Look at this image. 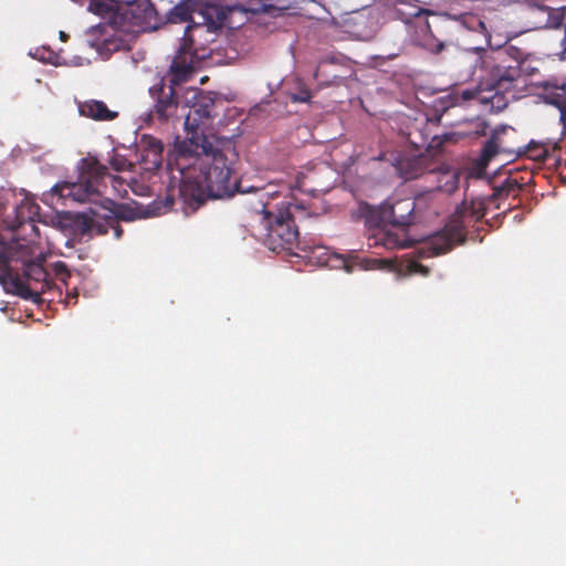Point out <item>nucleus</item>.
<instances>
[{
    "instance_id": "obj_13",
    "label": "nucleus",
    "mask_w": 566,
    "mask_h": 566,
    "mask_svg": "<svg viewBox=\"0 0 566 566\" xmlns=\"http://www.w3.org/2000/svg\"><path fill=\"white\" fill-rule=\"evenodd\" d=\"M378 223L379 222L371 226L367 224L369 228H373V233L368 237L370 247L381 245L389 250L403 249L408 247L406 239L396 232L379 227Z\"/></svg>"
},
{
    "instance_id": "obj_16",
    "label": "nucleus",
    "mask_w": 566,
    "mask_h": 566,
    "mask_svg": "<svg viewBox=\"0 0 566 566\" xmlns=\"http://www.w3.org/2000/svg\"><path fill=\"white\" fill-rule=\"evenodd\" d=\"M24 275L28 280L41 284L39 294L51 291L53 289L61 290V287L57 286L56 283L51 279L50 273L41 263H28L24 269Z\"/></svg>"
},
{
    "instance_id": "obj_3",
    "label": "nucleus",
    "mask_w": 566,
    "mask_h": 566,
    "mask_svg": "<svg viewBox=\"0 0 566 566\" xmlns=\"http://www.w3.org/2000/svg\"><path fill=\"white\" fill-rule=\"evenodd\" d=\"M78 171L77 181L65 185L61 189V196L71 197L77 202H99L102 195L107 190L106 179H109L115 193L119 197L127 196L125 180L119 176L109 175L107 167L102 165L96 157L82 158Z\"/></svg>"
},
{
    "instance_id": "obj_25",
    "label": "nucleus",
    "mask_w": 566,
    "mask_h": 566,
    "mask_svg": "<svg viewBox=\"0 0 566 566\" xmlns=\"http://www.w3.org/2000/svg\"><path fill=\"white\" fill-rule=\"evenodd\" d=\"M500 153V136L497 132H494L491 137L485 142L481 158L483 161H490L495 155Z\"/></svg>"
},
{
    "instance_id": "obj_9",
    "label": "nucleus",
    "mask_w": 566,
    "mask_h": 566,
    "mask_svg": "<svg viewBox=\"0 0 566 566\" xmlns=\"http://www.w3.org/2000/svg\"><path fill=\"white\" fill-rule=\"evenodd\" d=\"M175 85L171 82L167 85L164 80H160L149 88V94L154 101L149 116L156 117L160 122H167L176 115L179 102Z\"/></svg>"
},
{
    "instance_id": "obj_22",
    "label": "nucleus",
    "mask_w": 566,
    "mask_h": 566,
    "mask_svg": "<svg viewBox=\"0 0 566 566\" xmlns=\"http://www.w3.org/2000/svg\"><path fill=\"white\" fill-rule=\"evenodd\" d=\"M289 87V96L292 102L307 103L312 98L311 90L298 77H295Z\"/></svg>"
},
{
    "instance_id": "obj_23",
    "label": "nucleus",
    "mask_w": 566,
    "mask_h": 566,
    "mask_svg": "<svg viewBox=\"0 0 566 566\" xmlns=\"http://www.w3.org/2000/svg\"><path fill=\"white\" fill-rule=\"evenodd\" d=\"M459 188V176L455 172H443L438 177V185L434 190L444 192L448 195L453 193Z\"/></svg>"
},
{
    "instance_id": "obj_14",
    "label": "nucleus",
    "mask_w": 566,
    "mask_h": 566,
    "mask_svg": "<svg viewBox=\"0 0 566 566\" xmlns=\"http://www.w3.org/2000/svg\"><path fill=\"white\" fill-rule=\"evenodd\" d=\"M78 113L81 116L97 122H111L118 117L117 112L111 111L104 102L97 99L78 103Z\"/></svg>"
},
{
    "instance_id": "obj_11",
    "label": "nucleus",
    "mask_w": 566,
    "mask_h": 566,
    "mask_svg": "<svg viewBox=\"0 0 566 566\" xmlns=\"http://www.w3.org/2000/svg\"><path fill=\"white\" fill-rule=\"evenodd\" d=\"M125 17L129 19L132 25L139 31L157 30L160 24V18L150 1L138 2L128 8Z\"/></svg>"
},
{
    "instance_id": "obj_7",
    "label": "nucleus",
    "mask_w": 566,
    "mask_h": 566,
    "mask_svg": "<svg viewBox=\"0 0 566 566\" xmlns=\"http://www.w3.org/2000/svg\"><path fill=\"white\" fill-rule=\"evenodd\" d=\"M210 28L203 24L188 25L185 30L182 43L174 57L170 67V82L172 84H180L189 80L195 71L197 62V54L195 49L196 38L205 32H209Z\"/></svg>"
},
{
    "instance_id": "obj_33",
    "label": "nucleus",
    "mask_w": 566,
    "mask_h": 566,
    "mask_svg": "<svg viewBox=\"0 0 566 566\" xmlns=\"http://www.w3.org/2000/svg\"><path fill=\"white\" fill-rule=\"evenodd\" d=\"M427 48H428V50L431 53L439 54V53H441L444 50L446 44L443 42H434V41H432L431 43L427 44Z\"/></svg>"
},
{
    "instance_id": "obj_34",
    "label": "nucleus",
    "mask_w": 566,
    "mask_h": 566,
    "mask_svg": "<svg viewBox=\"0 0 566 566\" xmlns=\"http://www.w3.org/2000/svg\"><path fill=\"white\" fill-rule=\"evenodd\" d=\"M564 18L559 12H555L548 19L549 27L559 28L562 25Z\"/></svg>"
},
{
    "instance_id": "obj_30",
    "label": "nucleus",
    "mask_w": 566,
    "mask_h": 566,
    "mask_svg": "<svg viewBox=\"0 0 566 566\" xmlns=\"http://www.w3.org/2000/svg\"><path fill=\"white\" fill-rule=\"evenodd\" d=\"M174 195H167L163 202L154 201L153 214H161L167 212L174 205Z\"/></svg>"
},
{
    "instance_id": "obj_29",
    "label": "nucleus",
    "mask_w": 566,
    "mask_h": 566,
    "mask_svg": "<svg viewBox=\"0 0 566 566\" xmlns=\"http://www.w3.org/2000/svg\"><path fill=\"white\" fill-rule=\"evenodd\" d=\"M53 273L55 277L66 286V280L71 276L70 271L67 270V266L64 262H56L52 266Z\"/></svg>"
},
{
    "instance_id": "obj_4",
    "label": "nucleus",
    "mask_w": 566,
    "mask_h": 566,
    "mask_svg": "<svg viewBox=\"0 0 566 566\" xmlns=\"http://www.w3.org/2000/svg\"><path fill=\"white\" fill-rule=\"evenodd\" d=\"M470 52L476 54L474 64L486 69V76L482 83L497 87L506 94L516 90L522 78L521 66L526 59L523 50L509 45L493 54H489L484 48H473Z\"/></svg>"
},
{
    "instance_id": "obj_5",
    "label": "nucleus",
    "mask_w": 566,
    "mask_h": 566,
    "mask_svg": "<svg viewBox=\"0 0 566 566\" xmlns=\"http://www.w3.org/2000/svg\"><path fill=\"white\" fill-rule=\"evenodd\" d=\"M486 202L474 198L469 203L463 201L455 210L452 220L439 232L431 235L421 248V255L437 256L452 250L455 244L463 243L468 222H476L485 214Z\"/></svg>"
},
{
    "instance_id": "obj_39",
    "label": "nucleus",
    "mask_w": 566,
    "mask_h": 566,
    "mask_svg": "<svg viewBox=\"0 0 566 566\" xmlns=\"http://www.w3.org/2000/svg\"><path fill=\"white\" fill-rule=\"evenodd\" d=\"M4 211H6V208L4 207H0V214H4Z\"/></svg>"
},
{
    "instance_id": "obj_32",
    "label": "nucleus",
    "mask_w": 566,
    "mask_h": 566,
    "mask_svg": "<svg viewBox=\"0 0 566 566\" xmlns=\"http://www.w3.org/2000/svg\"><path fill=\"white\" fill-rule=\"evenodd\" d=\"M10 259L8 256V253L3 250L0 251V273H3L4 271H10L9 266Z\"/></svg>"
},
{
    "instance_id": "obj_35",
    "label": "nucleus",
    "mask_w": 566,
    "mask_h": 566,
    "mask_svg": "<svg viewBox=\"0 0 566 566\" xmlns=\"http://www.w3.org/2000/svg\"><path fill=\"white\" fill-rule=\"evenodd\" d=\"M176 14L180 17L181 20L186 21L189 17V12L184 7H176L175 8Z\"/></svg>"
},
{
    "instance_id": "obj_28",
    "label": "nucleus",
    "mask_w": 566,
    "mask_h": 566,
    "mask_svg": "<svg viewBox=\"0 0 566 566\" xmlns=\"http://www.w3.org/2000/svg\"><path fill=\"white\" fill-rule=\"evenodd\" d=\"M109 166L116 171H124L128 167H130V163L125 158V156L113 153L108 159Z\"/></svg>"
},
{
    "instance_id": "obj_19",
    "label": "nucleus",
    "mask_w": 566,
    "mask_h": 566,
    "mask_svg": "<svg viewBox=\"0 0 566 566\" xmlns=\"http://www.w3.org/2000/svg\"><path fill=\"white\" fill-rule=\"evenodd\" d=\"M164 145L156 138H149L145 154L142 155L143 161L149 163L146 169H157L161 166Z\"/></svg>"
},
{
    "instance_id": "obj_41",
    "label": "nucleus",
    "mask_w": 566,
    "mask_h": 566,
    "mask_svg": "<svg viewBox=\"0 0 566 566\" xmlns=\"http://www.w3.org/2000/svg\"><path fill=\"white\" fill-rule=\"evenodd\" d=\"M336 78H338V76H337V75H334V76H333V81H332V83H333V82H335V80H336Z\"/></svg>"
},
{
    "instance_id": "obj_2",
    "label": "nucleus",
    "mask_w": 566,
    "mask_h": 566,
    "mask_svg": "<svg viewBox=\"0 0 566 566\" xmlns=\"http://www.w3.org/2000/svg\"><path fill=\"white\" fill-rule=\"evenodd\" d=\"M254 192L258 199L255 203H252V209L265 231L264 244L273 252L292 251L300 248V234L294 212L301 210V207L291 200H283L273 211L269 203V199L273 198V192L265 189H255Z\"/></svg>"
},
{
    "instance_id": "obj_36",
    "label": "nucleus",
    "mask_w": 566,
    "mask_h": 566,
    "mask_svg": "<svg viewBox=\"0 0 566 566\" xmlns=\"http://www.w3.org/2000/svg\"><path fill=\"white\" fill-rule=\"evenodd\" d=\"M538 153L535 155L536 158L545 159L547 157V150L543 147L538 148Z\"/></svg>"
},
{
    "instance_id": "obj_17",
    "label": "nucleus",
    "mask_w": 566,
    "mask_h": 566,
    "mask_svg": "<svg viewBox=\"0 0 566 566\" xmlns=\"http://www.w3.org/2000/svg\"><path fill=\"white\" fill-rule=\"evenodd\" d=\"M545 99L548 104L559 109V119L566 129V83L547 87L545 90Z\"/></svg>"
},
{
    "instance_id": "obj_6",
    "label": "nucleus",
    "mask_w": 566,
    "mask_h": 566,
    "mask_svg": "<svg viewBox=\"0 0 566 566\" xmlns=\"http://www.w3.org/2000/svg\"><path fill=\"white\" fill-rule=\"evenodd\" d=\"M431 197L432 191H427L419 193L416 198H403L392 203H384L379 211L367 203H363L359 206V213L365 219L366 224L385 222L394 227L407 228L419 220L420 207Z\"/></svg>"
},
{
    "instance_id": "obj_1",
    "label": "nucleus",
    "mask_w": 566,
    "mask_h": 566,
    "mask_svg": "<svg viewBox=\"0 0 566 566\" xmlns=\"http://www.w3.org/2000/svg\"><path fill=\"white\" fill-rule=\"evenodd\" d=\"M214 102L202 97L185 118L187 138L179 144L172 179L179 180L178 196L185 213L196 211L208 198H230L241 190L234 172L235 143L230 137L206 135L211 125Z\"/></svg>"
},
{
    "instance_id": "obj_42",
    "label": "nucleus",
    "mask_w": 566,
    "mask_h": 566,
    "mask_svg": "<svg viewBox=\"0 0 566 566\" xmlns=\"http://www.w3.org/2000/svg\"><path fill=\"white\" fill-rule=\"evenodd\" d=\"M565 40H566V28H565V39H564V41H565Z\"/></svg>"
},
{
    "instance_id": "obj_40",
    "label": "nucleus",
    "mask_w": 566,
    "mask_h": 566,
    "mask_svg": "<svg viewBox=\"0 0 566 566\" xmlns=\"http://www.w3.org/2000/svg\"><path fill=\"white\" fill-rule=\"evenodd\" d=\"M66 38V34L64 32H61V39Z\"/></svg>"
},
{
    "instance_id": "obj_27",
    "label": "nucleus",
    "mask_w": 566,
    "mask_h": 566,
    "mask_svg": "<svg viewBox=\"0 0 566 566\" xmlns=\"http://www.w3.org/2000/svg\"><path fill=\"white\" fill-rule=\"evenodd\" d=\"M112 4L106 3L104 1L91 0L88 3V11L101 17L107 15L112 12Z\"/></svg>"
},
{
    "instance_id": "obj_31",
    "label": "nucleus",
    "mask_w": 566,
    "mask_h": 566,
    "mask_svg": "<svg viewBox=\"0 0 566 566\" xmlns=\"http://www.w3.org/2000/svg\"><path fill=\"white\" fill-rule=\"evenodd\" d=\"M408 270L411 272V273H415V274H420L422 276H427L429 275L430 273V270L428 266L417 262V261H412L409 263L408 265Z\"/></svg>"
},
{
    "instance_id": "obj_18",
    "label": "nucleus",
    "mask_w": 566,
    "mask_h": 566,
    "mask_svg": "<svg viewBox=\"0 0 566 566\" xmlns=\"http://www.w3.org/2000/svg\"><path fill=\"white\" fill-rule=\"evenodd\" d=\"M428 159L423 156H416L402 159L399 163L401 176L409 180L420 177L427 169Z\"/></svg>"
},
{
    "instance_id": "obj_38",
    "label": "nucleus",
    "mask_w": 566,
    "mask_h": 566,
    "mask_svg": "<svg viewBox=\"0 0 566 566\" xmlns=\"http://www.w3.org/2000/svg\"><path fill=\"white\" fill-rule=\"evenodd\" d=\"M106 200H108V199H107V198H104V197L102 196V201H99L98 203H106V205H103V206H104V208H107V205H108V203L106 202Z\"/></svg>"
},
{
    "instance_id": "obj_8",
    "label": "nucleus",
    "mask_w": 566,
    "mask_h": 566,
    "mask_svg": "<svg viewBox=\"0 0 566 566\" xmlns=\"http://www.w3.org/2000/svg\"><path fill=\"white\" fill-rule=\"evenodd\" d=\"M480 67V75L478 76V84L473 88H463L453 93V101L457 105L465 104L470 101H476L479 104L489 106L491 112H501L507 104L509 98L505 92H500L497 87L486 85L483 82L486 76V69Z\"/></svg>"
},
{
    "instance_id": "obj_15",
    "label": "nucleus",
    "mask_w": 566,
    "mask_h": 566,
    "mask_svg": "<svg viewBox=\"0 0 566 566\" xmlns=\"http://www.w3.org/2000/svg\"><path fill=\"white\" fill-rule=\"evenodd\" d=\"M0 284L7 293L21 296L24 300H36L39 292H33L17 274L11 270L0 273Z\"/></svg>"
},
{
    "instance_id": "obj_12",
    "label": "nucleus",
    "mask_w": 566,
    "mask_h": 566,
    "mask_svg": "<svg viewBox=\"0 0 566 566\" xmlns=\"http://www.w3.org/2000/svg\"><path fill=\"white\" fill-rule=\"evenodd\" d=\"M83 233L90 235H105L113 231L114 239L119 240L124 230L118 220L114 217L99 216L93 212V217H85L83 221Z\"/></svg>"
},
{
    "instance_id": "obj_20",
    "label": "nucleus",
    "mask_w": 566,
    "mask_h": 566,
    "mask_svg": "<svg viewBox=\"0 0 566 566\" xmlns=\"http://www.w3.org/2000/svg\"><path fill=\"white\" fill-rule=\"evenodd\" d=\"M522 188L523 185L516 178L509 177L500 186L494 188L492 198H490V200L509 197H513V199H515Z\"/></svg>"
},
{
    "instance_id": "obj_10",
    "label": "nucleus",
    "mask_w": 566,
    "mask_h": 566,
    "mask_svg": "<svg viewBox=\"0 0 566 566\" xmlns=\"http://www.w3.org/2000/svg\"><path fill=\"white\" fill-rule=\"evenodd\" d=\"M39 205L31 198L24 197L20 203L12 207V212L4 216L3 221L7 227L12 231L18 230L25 223H30L32 229H35L33 222L39 217Z\"/></svg>"
},
{
    "instance_id": "obj_26",
    "label": "nucleus",
    "mask_w": 566,
    "mask_h": 566,
    "mask_svg": "<svg viewBox=\"0 0 566 566\" xmlns=\"http://www.w3.org/2000/svg\"><path fill=\"white\" fill-rule=\"evenodd\" d=\"M106 202L109 203L111 206H114L113 209H109V211L112 212V214L109 217L116 218L118 220V222L120 220H124V221L134 220V212L132 209L127 208L124 205H116L113 200H106Z\"/></svg>"
},
{
    "instance_id": "obj_21",
    "label": "nucleus",
    "mask_w": 566,
    "mask_h": 566,
    "mask_svg": "<svg viewBox=\"0 0 566 566\" xmlns=\"http://www.w3.org/2000/svg\"><path fill=\"white\" fill-rule=\"evenodd\" d=\"M276 3H270L265 0L251 1L250 8L248 9L250 12L254 14L261 13H281L287 9H290V3L287 1L275 0Z\"/></svg>"
},
{
    "instance_id": "obj_37",
    "label": "nucleus",
    "mask_w": 566,
    "mask_h": 566,
    "mask_svg": "<svg viewBox=\"0 0 566 566\" xmlns=\"http://www.w3.org/2000/svg\"><path fill=\"white\" fill-rule=\"evenodd\" d=\"M324 64H325V62H321V63L318 64V66H317V69H316V71H315V73H314V78L318 80V77H319V73H321V70H322V67L324 66Z\"/></svg>"
},
{
    "instance_id": "obj_24",
    "label": "nucleus",
    "mask_w": 566,
    "mask_h": 566,
    "mask_svg": "<svg viewBox=\"0 0 566 566\" xmlns=\"http://www.w3.org/2000/svg\"><path fill=\"white\" fill-rule=\"evenodd\" d=\"M461 22L467 29L482 33L486 43L491 44V34L488 31L485 23L479 17L474 14H465L462 15Z\"/></svg>"
}]
</instances>
